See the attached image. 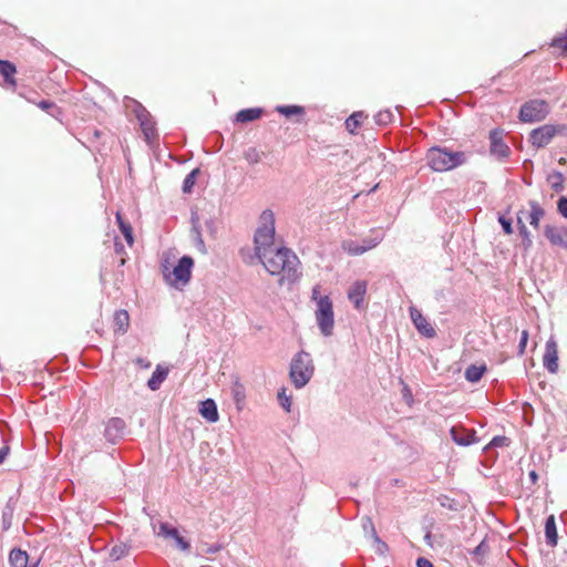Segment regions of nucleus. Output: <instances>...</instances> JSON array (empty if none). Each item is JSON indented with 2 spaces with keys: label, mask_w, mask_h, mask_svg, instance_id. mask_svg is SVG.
<instances>
[{
  "label": "nucleus",
  "mask_w": 567,
  "mask_h": 567,
  "mask_svg": "<svg viewBox=\"0 0 567 567\" xmlns=\"http://www.w3.org/2000/svg\"><path fill=\"white\" fill-rule=\"evenodd\" d=\"M271 276H279V285H292L301 277L300 261L289 248L277 247L258 258Z\"/></svg>",
  "instance_id": "obj_1"
},
{
  "label": "nucleus",
  "mask_w": 567,
  "mask_h": 567,
  "mask_svg": "<svg viewBox=\"0 0 567 567\" xmlns=\"http://www.w3.org/2000/svg\"><path fill=\"white\" fill-rule=\"evenodd\" d=\"M256 256L259 258L277 248L275 246V214L265 209L259 216V225L254 236Z\"/></svg>",
  "instance_id": "obj_2"
},
{
  "label": "nucleus",
  "mask_w": 567,
  "mask_h": 567,
  "mask_svg": "<svg viewBox=\"0 0 567 567\" xmlns=\"http://www.w3.org/2000/svg\"><path fill=\"white\" fill-rule=\"evenodd\" d=\"M427 165L435 172L453 169L466 161L464 152H452L442 147H431L426 153Z\"/></svg>",
  "instance_id": "obj_3"
},
{
  "label": "nucleus",
  "mask_w": 567,
  "mask_h": 567,
  "mask_svg": "<svg viewBox=\"0 0 567 567\" xmlns=\"http://www.w3.org/2000/svg\"><path fill=\"white\" fill-rule=\"evenodd\" d=\"M315 365L311 355L306 351L298 352L291 360L289 377L297 389H302L311 380Z\"/></svg>",
  "instance_id": "obj_4"
},
{
  "label": "nucleus",
  "mask_w": 567,
  "mask_h": 567,
  "mask_svg": "<svg viewBox=\"0 0 567 567\" xmlns=\"http://www.w3.org/2000/svg\"><path fill=\"white\" fill-rule=\"evenodd\" d=\"M126 109H128L136 117L143 132L144 138L148 145L157 140L156 124L151 113L136 100L126 99Z\"/></svg>",
  "instance_id": "obj_5"
},
{
  "label": "nucleus",
  "mask_w": 567,
  "mask_h": 567,
  "mask_svg": "<svg viewBox=\"0 0 567 567\" xmlns=\"http://www.w3.org/2000/svg\"><path fill=\"white\" fill-rule=\"evenodd\" d=\"M193 266V258L189 256H183L173 268L172 272L168 270L166 265H163V275L169 285L174 287H178V285L185 286L190 280Z\"/></svg>",
  "instance_id": "obj_6"
},
{
  "label": "nucleus",
  "mask_w": 567,
  "mask_h": 567,
  "mask_svg": "<svg viewBox=\"0 0 567 567\" xmlns=\"http://www.w3.org/2000/svg\"><path fill=\"white\" fill-rule=\"evenodd\" d=\"M316 321L322 336L330 337L334 328V313L332 301L329 296L318 300L315 311Z\"/></svg>",
  "instance_id": "obj_7"
},
{
  "label": "nucleus",
  "mask_w": 567,
  "mask_h": 567,
  "mask_svg": "<svg viewBox=\"0 0 567 567\" xmlns=\"http://www.w3.org/2000/svg\"><path fill=\"white\" fill-rule=\"evenodd\" d=\"M549 113V105L544 100H530L519 111V120L524 123L543 121Z\"/></svg>",
  "instance_id": "obj_8"
},
{
  "label": "nucleus",
  "mask_w": 567,
  "mask_h": 567,
  "mask_svg": "<svg viewBox=\"0 0 567 567\" xmlns=\"http://www.w3.org/2000/svg\"><path fill=\"white\" fill-rule=\"evenodd\" d=\"M565 131L564 125L545 124L534 128L529 134V142L536 148L547 146L553 138Z\"/></svg>",
  "instance_id": "obj_9"
},
{
  "label": "nucleus",
  "mask_w": 567,
  "mask_h": 567,
  "mask_svg": "<svg viewBox=\"0 0 567 567\" xmlns=\"http://www.w3.org/2000/svg\"><path fill=\"white\" fill-rule=\"evenodd\" d=\"M126 430V423L121 417H112L106 422L104 436L111 444H116L123 439Z\"/></svg>",
  "instance_id": "obj_10"
},
{
  "label": "nucleus",
  "mask_w": 567,
  "mask_h": 567,
  "mask_svg": "<svg viewBox=\"0 0 567 567\" xmlns=\"http://www.w3.org/2000/svg\"><path fill=\"white\" fill-rule=\"evenodd\" d=\"M380 241V238H365L361 243L357 240H346L342 243V248L349 255L358 256L377 247Z\"/></svg>",
  "instance_id": "obj_11"
},
{
  "label": "nucleus",
  "mask_w": 567,
  "mask_h": 567,
  "mask_svg": "<svg viewBox=\"0 0 567 567\" xmlns=\"http://www.w3.org/2000/svg\"><path fill=\"white\" fill-rule=\"evenodd\" d=\"M410 317L419 333L430 339L436 336L435 329L419 309L410 307Z\"/></svg>",
  "instance_id": "obj_12"
},
{
  "label": "nucleus",
  "mask_w": 567,
  "mask_h": 567,
  "mask_svg": "<svg viewBox=\"0 0 567 567\" xmlns=\"http://www.w3.org/2000/svg\"><path fill=\"white\" fill-rule=\"evenodd\" d=\"M489 141H491V147L489 152L493 156L505 159L511 154V148L508 145L504 142L502 133L497 130H493L489 132Z\"/></svg>",
  "instance_id": "obj_13"
},
{
  "label": "nucleus",
  "mask_w": 567,
  "mask_h": 567,
  "mask_svg": "<svg viewBox=\"0 0 567 567\" xmlns=\"http://www.w3.org/2000/svg\"><path fill=\"white\" fill-rule=\"evenodd\" d=\"M544 235L553 246L567 249V227L546 225Z\"/></svg>",
  "instance_id": "obj_14"
},
{
  "label": "nucleus",
  "mask_w": 567,
  "mask_h": 567,
  "mask_svg": "<svg viewBox=\"0 0 567 567\" xmlns=\"http://www.w3.org/2000/svg\"><path fill=\"white\" fill-rule=\"evenodd\" d=\"M543 364L550 373L558 371V350L557 343L553 338L546 342Z\"/></svg>",
  "instance_id": "obj_15"
},
{
  "label": "nucleus",
  "mask_w": 567,
  "mask_h": 567,
  "mask_svg": "<svg viewBox=\"0 0 567 567\" xmlns=\"http://www.w3.org/2000/svg\"><path fill=\"white\" fill-rule=\"evenodd\" d=\"M365 293L367 282L363 280L355 281L348 290V298L355 309H360L362 307Z\"/></svg>",
  "instance_id": "obj_16"
},
{
  "label": "nucleus",
  "mask_w": 567,
  "mask_h": 567,
  "mask_svg": "<svg viewBox=\"0 0 567 567\" xmlns=\"http://www.w3.org/2000/svg\"><path fill=\"white\" fill-rule=\"evenodd\" d=\"M452 440L462 446L471 445L475 442V433L467 431L464 427L453 426L450 431Z\"/></svg>",
  "instance_id": "obj_17"
},
{
  "label": "nucleus",
  "mask_w": 567,
  "mask_h": 567,
  "mask_svg": "<svg viewBox=\"0 0 567 567\" xmlns=\"http://www.w3.org/2000/svg\"><path fill=\"white\" fill-rule=\"evenodd\" d=\"M199 413L210 423H215L219 419L217 405L213 399H207L200 403Z\"/></svg>",
  "instance_id": "obj_18"
},
{
  "label": "nucleus",
  "mask_w": 567,
  "mask_h": 567,
  "mask_svg": "<svg viewBox=\"0 0 567 567\" xmlns=\"http://www.w3.org/2000/svg\"><path fill=\"white\" fill-rule=\"evenodd\" d=\"M9 563L11 567H37L38 563L29 565V555L27 551L14 548L10 551Z\"/></svg>",
  "instance_id": "obj_19"
},
{
  "label": "nucleus",
  "mask_w": 567,
  "mask_h": 567,
  "mask_svg": "<svg viewBox=\"0 0 567 567\" xmlns=\"http://www.w3.org/2000/svg\"><path fill=\"white\" fill-rule=\"evenodd\" d=\"M525 209H519L517 213V226L518 231L522 237V245L525 250H529L533 246V240L529 230L527 229L526 225L523 221V216L525 215Z\"/></svg>",
  "instance_id": "obj_20"
},
{
  "label": "nucleus",
  "mask_w": 567,
  "mask_h": 567,
  "mask_svg": "<svg viewBox=\"0 0 567 567\" xmlns=\"http://www.w3.org/2000/svg\"><path fill=\"white\" fill-rule=\"evenodd\" d=\"M17 69L13 63L0 60V74L3 76V80L7 84H9L13 90L17 86V81L14 79V74Z\"/></svg>",
  "instance_id": "obj_21"
},
{
  "label": "nucleus",
  "mask_w": 567,
  "mask_h": 567,
  "mask_svg": "<svg viewBox=\"0 0 567 567\" xmlns=\"http://www.w3.org/2000/svg\"><path fill=\"white\" fill-rule=\"evenodd\" d=\"M190 220H192V237H193V240L195 241L196 247L198 248V250L205 252L206 248H205V243H204L203 236H202V229H200L198 214L197 213H192Z\"/></svg>",
  "instance_id": "obj_22"
},
{
  "label": "nucleus",
  "mask_w": 567,
  "mask_h": 567,
  "mask_svg": "<svg viewBox=\"0 0 567 567\" xmlns=\"http://www.w3.org/2000/svg\"><path fill=\"white\" fill-rule=\"evenodd\" d=\"M168 375V369L163 368L162 365H157L155 371L153 372L152 377L147 381V386L152 391H156L161 388L162 383L165 381V379Z\"/></svg>",
  "instance_id": "obj_23"
},
{
  "label": "nucleus",
  "mask_w": 567,
  "mask_h": 567,
  "mask_svg": "<svg viewBox=\"0 0 567 567\" xmlns=\"http://www.w3.org/2000/svg\"><path fill=\"white\" fill-rule=\"evenodd\" d=\"M528 205L530 208L528 213L529 224L537 229L542 218L545 216V209L536 200H529Z\"/></svg>",
  "instance_id": "obj_24"
},
{
  "label": "nucleus",
  "mask_w": 567,
  "mask_h": 567,
  "mask_svg": "<svg viewBox=\"0 0 567 567\" xmlns=\"http://www.w3.org/2000/svg\"><path fill=\"white\" fill-rule=\"evenodd\" d=\"M262 115V109L251 107L240 110L235 117L237 123H248L258 120Z\"/></svg>",
  "instance_id": "obj_25"
},
{
  "label": "nucleus",
  "mask_w": 567,
  "mask_h": 567,
  "mask_svg": "<svg viewBox=\"0 0 567 567\" xmlns=\"http://www.w3.org/2000/svg\"><path fill=\"white\" fill-rule=\"evenodd\" d=\"M545 537L546 543L549 546H556L557 544V529L556 522L554 515H550L546 518L545 522Z\"/></svg>",
  "instance_id": "obj_26"
},
{
  "label": "nucleus",
  "mask_w": 567,
  "mask_h": 567,
  "mask_svg": "<svg viewBox=\"0 0 567 567\" xmlns=\"http://www.w3.org/2000/svg\"><path fill=\"white\" fill-rule=\"evenodd\" d=\"M485 371H486V367L484 364L483 365L471 364L465 370V379L473 383L478 382L482 379Z\"/></svg>",
  "instance_id": "obj_27"
},
{
  "label": "nucleus",
  "mask_w": 567,
  "mask_h": 567,
  "mask_svg": "<svg viewBox=\"0 0 567 567\" xmlns=\"http://www.w3.org/2000/svg\"><path fill=\"white\" fill-rule=\"evenodd\" d=\"M128 312L126 310H118L114 315V323L116 327V330L124 333L128 327Z\"/></svg>",
  "instance_id": "obj_28"
},
{
  "label": "nucleus",
  "mask_w": 567,
  "mask_h": 567,
  "mask_svg": "<svg viewBox=\"0 0 567 567\" xmlns=\"http://www.w3.org/2000/svg\"><path fill=\"white\" fill-rule=\"evenodd\" d=\"M116 220L121 233L123 234L126 243L132 246L134 243L133 231L130 224L125 223L120 213L116 214Z\"/></svg>",
  "instance_id": "obj_29"
},
{
  "label": "nucleus",
  "mask_w": 567,
  "mask_h": 567,
  "mask_svg": "<svg viewBox=\"0 0 567 567\" xmlns=\"http://www.w3.org/2000/svg\"><path fill=\"white\" fill-rule=\"evenodd\" d=\"M364 117L363 112H354L346 120V128L353 134L360 126L362 118Z\"/></svg>",
  "instance_id": "obj_30"
},
{
  "label": "nucleus",
  "mask_w": 567,
  "mask_h": 567,
  "mask_svg": "<svg viewBox=\"0 0 567 567\" xmlns=\"http://www.w3.org/2000/svg\"><path fill=\"white\" fill-rule=\"evenodd\" d=\"M276 111L286 117H290L292 115H302L305 113V109L299 105H278Z\"/></svg>",
  "instance_id": "obj_31"
},
{
  "label": "nucleus",
  "mask_w": 567,
  "mask_h": 567,
  "mask_svg": "<svg viewBox=\"0 0 567 567\" xmlns=\"http://www.w3.org/2000/svg\"><path fill=\"white\" fill-rule=\"evenodd\" d=\"M130 548L126 543L116 544L111 548L110 556L112 559L118 560L128 555Z\"/></svg>",
  "instance_id": "obj_32"
},
{
  "label": "nucleus",
  "mask_w": 567,
  "mask_h": 567,
  "mask_svg": "<svg viewBox=\"0 0 567 567\" xmlns=\"http://www.w3.org/2000/svg\"><path fill=\"white\" fill-rule=\"evenodd\" d=\"M221 548H223V546L220 544H214V545L200 544L197 546V555L204 556V555L216 554L219 550H221Z\"/></svg>",
  "instance_id": "obj_33"
},
{
  "label": "nucleus",
  "mask_w": 567,
  "mask_h": 567,
  "mask_svg": "<svg viewBox=\"0 0 567 567\" xmlns=\"http://www.w3.org/2000/svg\"><path fill=\"white\" fill-rule=\"evenodd\" d=\"M198 172H199V169L195 168L189 174L186 175V177L184 178V182H183V192L184 193L192 192V189L195 185Z\"/></svg>",
  "instance_id": "obj_34"
},
{
  "label": "nucleus",
  "mask_w": 567,
  "mask_h": 567,
  "mask_svg": "<svg viewBox=\"0 0 567 567\" xmlns=\"http://www.w3.org/2000/svg\"><path fill=\"white\" fill-rule=\"evenodd\" d=\"M233 398L238 409H241V405L245 401V390L241 384L236 383L233 388Z\"/></svg>",
  "instance_id": "obj_35"
},
{
  "label": "nucleus",
  "mask_w": 567,
  "mask_h": 567,
  "mask_svg": "<svg viewBox=\"0 0 567 567\" xmlns=\"http://www.w3.org/2000/svg\"><path fill=\"white\" fill-rule=\"evenodd\" d=\"M178 530L175 527L169 526L166 523H162L159 525L158 535L165 537V538H175L178 536Z\"/></svg>",
  "instance_id": "obj_36"
},
{
  "label": "nucleus",
  "mask_w": 567,
  "mask_h": 567,
  "mask_svg": "<svg viewBox=\"0 0 567 567\" xmlns=\"http://www.w3.org/2000/svg\"><path fill=\"white\" fill-rule=\"evenodd\" d=\"M374 120H375V123L378 125H388L389 123L392 122L393 120V114L391 111L389 110H384V111H380L375 116H374Z\"/></svg>",
  "instance_id": "obj_37"
},
{
  "label": "nucleus",
  "mask_w": 567,
  "mask_h": 567,
  "mask_svg": "<svg viewBox=\"0 0 567 567\" xmlns=\"http://www.w3.org/2000/svg\"><path fill=\"white\" fill-rule=\"evenodd\" d=\"M550 45L555 49L561 50L563 53L567 54V31L564 34L553 39Z\"/></svg>",
  "instance_id": "obj_38"
},
{
  "label": "nucleus",
  "mask_w": 567,
  "mask_h": 567,
  "mask_svg": "<svg viewBox=\"0 0 567 567\" xmlns=\"http://www.w3.org/2000/svg\"><path fill=\"white\" fill-rule=\"evenodd\" d=\"M278 401H279L281 408L286 412H290V409H291V398L286 394V389L285 388H282L278 392Z\"/></svg>",
  "instance_id": "obj_39"
},
{
  "label": "nucleus",
  "mask_w": 567,
  "mask_h": 567,
  "mask_svg": "<svg viewBox=\"0 0 567 567\" xmlns=\"http://www.w3.org/2000/svg\"><path fill=\"white\" fill-rule=\"evenodd\" d=\"M244 157L245 159L250 163V164H257L260 162V154L259 152L254 148V147H250L248 148L245 154H244Z\"/></svg>",
  "instance_id": "obj_40"
},
{
  "label": "nucleus",
  "mask_w": 567,
  "mask_h": 567,
  "mask_svg": "<svg viewBox=\"0 0 567 567\" xmlns=\"http://www.w3.org/2000/svg\"><path fill=\"white\" fill-rule=\"evenodd\" d=\"M498 221L502 225V228H503L505 234H507V235L513 234L514 230H513V226H512V220L511 219H507L504 216H499Z\"/></svg>",
  "instance_id": "obj_41"
},
{
  "label": "nucleus",
  "mask_w": 567,
  "mask_h": 567,
  "mask_svg": "<svg viewBox=\"0 0 567 567\" xmlns=\"http://www.w3.org/2000/svg\"><path fill=\"white\" fill-rule=\"evenodd\" d=\"M527 341H528V331L523 330L522 334H520L519 344H518V354L519 355L524 354Z\"/></svg>",
  "instance_id": "obj_42"
},
{
  "label": "nucleus",
  "mask_w": 567,
  "mask_h": 567,
  "mask_svg": "<svg viewBox=\"0 0 567 567\" xmlns=\"http://www.w3.org/2000/svg\"><path fill=\"white\" fill-rule=\"evenodd\" d=\"M508 441L509 440L506 436L498 435V436L493 437L489 445L493 447H503V446L508 445Z\"/></svg>",
  "instance_id": "obj_43"
},
{
  "label": "nucleus",
  "mask_w": 567,
  "mask_h": 567,
  "mask_svg": "<svg viewBox=\"0 0 567 567\" xmlns=\"http://www.w3.org/2000/svg\"><path fill=\"white\" fill-rule=\"evenodd\" d=\"M557 210L563 217L567 218V197H560L558 199Z\"/></svg>",
  "instance_id": "obj_44"
},
{
  "label": "nucleus",
  "mask_w": 567,
  "mask_h": 567,
  "mask_svg": "<svg viewBox=\"0 0 567 567\" xmlns=\"http://www.w3.org/2000/svg\"><path fill=\"white\" fill-rule=\"evenodd\" d=\"M402 398L408 403V405H412V403H413V394H412L411 389L406 384H403Z\"/></svg>",
  "instance_id": "obj_45"
},
{
  "label": "nucleus",
  "mask_w": 567,
  "mask_h": 567,
  "mask_svg": "<svg viewBox=\"0 0 567 567\" xmlns=\"http://www.w3.org/2000/svg\"><path fill=\"white\" fill-rule=\"evenodd\" d=\"M174 540L182 550H187L190 546L189 543L185 540L179 534L177 537L174 538Z\"/></svg>",
  "instance_id": "obj_46"
},
{
  "label": "nucleus",
  "mask_w": 567,
  "mask_h": 567,
  "mask_svg": "<svg viewBox=\"0 0 567 567\" xmlns=\"http://www.w3.org/2000/svg\"><path fill=\"white\" fill-rule=\"evenodd\" d=\"M488 550V546L485 542H481L480 545H477L473 551L474 555H485Z\"/></svg>",
  "instance_id": "obj_47"
},
{
  "label": "nucleus",
  "mask_w": 567,
  "mask_h": 567,
  "mask_svg": "<svg viewBox=\"0 0 567 567\" xmlns=\"http://www.w3.org/2000/svg\"><path fill=\"white\" fill-rule=\"evenodd\" d=\"M324 296H320V286L319 285H316L313 288H312V291H311V299L313 301H316V305L318 306V300L319 299H322Z\"/></svg>",
  "instance_id": "obj_48"
},
{
  "label": "nucleus",
  "mask_w": 567,
  "mask_h": 567,
  "mask_svg": "<svg viewBox=\"0 0 567 567\" xmlns=\"http://www.w3.org/2000/svg\"><path fill=\"white\" fill-rule=\"evenodd\" d=\"M416 567H434V566L427 558L419 557L416 559Z\"/></svg>",
  "instance_id": "obj_49"
},
{
  "label": "nucleus",
  "mask_w": 567,
  "mask_h": 567,
  "mask_svg": "<svg viewBox=\"0 0 567 567\" xmlns=\"http://www.w3.org/2000/svg\"><path fill=\"white\" fill-rule=\"evenodd\" d=\"M38 106L43 111H49L50 109L54 107V103L48 100H43L38 103Z\"/></svg>",
  "instance_id": "obj_50"
},
{
  "label": "nucleus",
  "mask_w": 567,
  "mask_h": 567,
  "mask_svg": "<svg viewBox=\"0 0 567 567\" xmlns=\"http://www.w3.org/2000/svg\"><path fill=\"white\" fill-rule=\"evenodd\" d=\"M135 364L142 369H148L151 367V362L144 358H136Z\"/></svg>",
  "instance_id": "obj_51"
},
{
  "label": "nucleus",
  "mask_w": 567,
  "mask_h": 567,
  "mask_svg": "<svg viewBox=\"0 0 567 567\" xmlns=\"http://www.w3.org/2000/svg\"><path fill=\"white\" fill-rule=\"evenodd\" d=\"M8 454H9V446H7V445L2 446L0 449V464L3 463V461L6 460Z\"/></svg>",
  "instance_id": "obj_52"
},
{
  "label": "nucleus",
  "mask_w": 567,
  "mask_h": 567,
  "mask_svg": "<svg viewBox=\"0 0 567 567\" xmlns=\"http://www.w3.org/2000/svg\"><path fill=\"white\" fill-rule=\"evenodd\" d=\"M10 519L7 517V514H3V528L8 529L10 527Z\"/></svg>",
  "instance_id": "obj_53"
},
{
  "label": "nucleus",
  "mask_w": 567,
  "mask_h": 567,
  "mask_svg": "<svg viewBox=\"0 0 567 567\" xmlns=\"http://www.w3.org/2000/svg\"><path fill=\"white\" fill-rule=\"evenodd\" d=\"M206 226L209 229V231H214V221L212 219L206 220Z\"/></svg>",
  "instance_id": "obj_54"
},
{
  "label": "nucleus",
  "mask_w": 567,
  "mask_h": 567,
  "mask_svg": "<svg viewBox=\"0 0 567 567\" xmlns=\"http://www.w3.org/2000/svg\"><path fill=\"white\" fill-rule=\"evenodd\" d=\"M529 477H530V480H532L533 482H536V480H537V474H536V472H535V471H532V472L529 473Z\"/></svg>",
  "instance_id": "obj_55"
},
{
  "label": "nucleus",
  "mask_w": 567,
  "mask_h": 567,
  "mask_svg": "<svg viewBox=\"0 0 567 567\" xmlns=\"http://www.w3.org/2000/svg\"><path fill=\"white\" fill-rule=\"evenodd\" d=\"M367 524H369V525H370L371 530H372V534H373V535H375V530H374V527H373V525H372L371 519H369V518H368V519H367Z\"/></svg>",
  "instance_id": "obj_56"
},
{
  "label": "nucleus",
  "mask_w": 567,
  "mask_h": 567,
  "mask_svg": "<svg viewBox=\"0 0 567 567\" xmlns=\"http://www.w3.org/2000/svg\"><path fill=\"white\" fill-rule=\"evenodd\" d=\"M430 537H431V535H430V533H427V534L425 535V539H430Z\"/></svg>",
  "instance_id": "obj_57"
}]
</instances>
